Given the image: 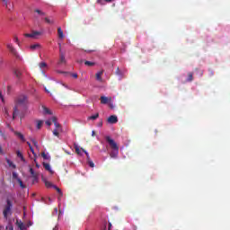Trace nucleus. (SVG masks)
I'll list each match as a JSON object with an SVG mask.
<instances>
[{
  "mask_svg": "<svg viewBox=\"0 0 230 230\" xmlns=\"http://www.w3.org/2000/svg\"><path fill=\"white\" fill-rule=\"evenodd\" d=\"M30 150H31V152L32 154H35V150L33 149V146H31V147H30Z\"/></svg>",
  "mask_w": 230,
  "mask_h": 230,
  "instance_id": "37998d69",
  "label": "nucleus"
},
{
  "mask_svg": "<svg viewBox=\"0 0 230 230\" xmlns=\"http://www.w3.org/2000/svg\"><path fill=\"white\" fill-rule=\"evenodd\" d=\"M92 136H93V137H94V136H96V132L94 130L92 131Z\"/></svg>",
  "mask_w": 230,
  "mask_h": 230,
  "instance_id": "49530a36",
  "label": "nucleus"
},
{
  "mask_svg": "<svg viewBox=\"0 0 230 230\" xmlns=\"http://www.w3.org/2000/svg\"><path fill=\"white\" fill-rule=\"evenodd\" d=\"M114 0H97L99 4H107V3H112Z\"/></svg>",
  "mask_w": 230,
  "mask_h": 230,
  "instance_id": "a211bd4d",
  "label": "nucleus"
},
{
  "mask_svg": "<svg viewBox=\"0 0 230 230\" xmlns=\"http://www.w3.org/2000/svg\"><path fill=\"white\" fill-rule=\"evenodd\" d=\"M36 166H37V168H39L40 167L39 164H36Z\"/></svg>",
  "mask_w": 230,
  "mask_h": 230,
  "instance_id": "5fc2aeb1",
  "label": "nucleus"
},
{
  "mask_svg": "<svg viewBox=\"0 0 230 230\" xmlns=\"http://www.w3.org/2000/svg\"><path fill=\"white\" fill-rule=\"evenodd\" d=\"M6 10H8V12H12L14 8V4H13V2H9L7 4V6H5Z\"/></svg>",
  "mask_w": 230,
  "mask_h": 230,
  "instance_id": "4468645a",
  "label": "nucleus"
},
{
  "mask_svg": "<svg viewBox=\"0 0 230 230\" xmlns=\"http://www.w3.org/2000/svg\"><path fill=\"white\" fill-rule=\"evenodd\" d=\"M51 121H53V120H51V119H50V120H47V121H45V123H46V125H48V127H51Z\"/></svg>",
  "mask_w": 230,
  "mask_h": 230,
  "instance_id": "4c0bfd02",
  "label": "nucleus"
},
{
  "mask_svg": "<svg viewBox=\"0 0 230 230\" xmlns=\"http://www.w3.org/2000/svg\"><path fill=\"white\" fill-rule=\"evenodd\" d=\"M71 76L72 78H78V74L76 73L71 74Z\"/></svg>",
  "mask_w": 230,
  "mask_h": 230,
  "instance_id": "58836bf2",
  "label": "nucleus"
},
{
  "mask_svg": "<svg viewBox=\"0 0 230 230\" xmlns=\"http://www.w3.org/2000/svg\"><path fill=\"white\" fill-rule=\"evenodd\" d=\"M35 13H38V15H40L41 17H44L46 15V13L40 11V9L34 10Z\"/></svg>",
  "mask_w": 230,
  "mask_h": 230,
  "instance_id": "5701e85b",
  "label": "nucleus"
},
{
  "mask_svg": "<svg viewBox=\"0 0 230 230\" xmlns=\"http://www.w3.org/2000/svg\"><path fill=\"white\" fill-rule=\"evenodd\" d=\"M26 103H28V97H26L25 95H20L15 99L13 119H15V118H17L21 107H26Z\"/></svg>",
  "mask_w": 230,
  "mask_h": 230,
  "instance_id": "f257e3e1",
  "label": "nucleus"
},
{
  "mask_svg": "<svg viewBox=\"0 0 230 230\" xmlns=\"http://www.w3.org/2000/svg\"><path fill=\"white\" fill-rule=\"evenodd\" d=\"M43 168H45V170H47V172H49V173H51L53 175V173H55V172H53V170H51V165H49V164L43 162Z\"/></svg>",
  "mask_w": 230,
  "mask_h": 230,
  "instance_id": "9b49d317",
  "label": "nucleus"
},
{
  "mask_svg": "<svg viewBox=\"0 0 230 230\" xmlns=\"http://www.w3.org/2000/svg\"><path fill=\"white\" fill-rule=\"evenodd\" d=\"M108 123H111V125H114L118 123V116L111 115L108 118Z\"/></svg>",
  "mask_w": 230,
  "mask_h": 230,
  "instance_id": "1a4fd4ad",
  "label": "nucleus"
},
{
  "mask_svg": "<svg viewBox=\"0 0 230 230\" xmlns=\"http://www.w3.org/2000/svg\"><path fill=\"white\" fill-rule=\"evenodd\" d=\"M7 49L10 51V53H12V55H13V57H19V53L17 52V49H15V48H13V45L12 44H7Z\"/></svg>",
  "mask_w": 230,
  "mask_h": 230,
  "instance_id": "6e6552de",
  "label": "nucleus"
},
{
  "mask_svg": "<svg viewBox=\"0 0 230 230\" xmlns=\"http://www.w3.org/2000/svg\"><path fill=\"white\" fill-rule=\"evenodd\" d=\"M16 155H17V157H19L21 159V161H23V163H24V161H26L24 159V156L22 155V153H21V151H17Z\"/></svg>",
  "mask_w": 230,
  "mask_h": 230,
  "instance_id": "4be33fe9",
  "label": "nucleus"
},
{
  "mask_svg": "<svg viewBox=\"0 0 230 230\" xmlns=\"http://www.w3.org/2000/svg\"><path fill=\"white\" fill-rule=\"evenodd\" d=\"M41 157H43V159H48V155H46V153H42Z\"/></svg>",
  "mask_w": 230,
  "mask_h": 230,
  "instance_id": "ea45409f",
  "label": "nucleus"
},
{
  "mask_svg": "<svg viewBox=\"0 0 230 230\" xmlns=\"http://www.w3.org/2000/svg\"><path fill=\"white\" fill-rule=\"evenodd\" d=\"M103 75V70H101L95 74V78L97 82H103V78H102V75Z\"/></svg>",
  "mask_w": 230,
  "mask_h": 230,
  "instance_id": "9d476101",
  "label": "nucleus"
},
{
  "mask_svg": "<svg viewBox=\"0 0 230 230\" xmlns=\"http://www.w3.org/2000/svg\"><path fill=\"white\" fill-rule=\"evenodd\" d=\"M58 73H66V72H58Z\"/></svg>",
  "mask_w": 230,
  "mask_h": 230,
  "instance_id": "bf43d9fd",
  "label": "nucleus"
},
{
  "mask_svg": "<svg viewBox=\"0 0 230 230\" xmlns=\"http://www.w3.org/2000/svg\"><path fill=\"white\" fill-rule=\"evenodd\" d=\"M88 164L91 168H94V163L93 161H89Z\"/></svg>",
  "mask_w": 230,
  "mask_h": 230,
  "instance_id": "c9c22d12",
  "label": "nucleus"
},
{
  "mask_svg": "<svg viewBox=\"0 0 230 230\" xmlns=\"http://www.w3.org/2000/svg\"><path fill=\"white\" fill-rule=\"evenodd\" d=\"M45 186H46V188H53V186H55V185H53V183H51L50 181H46Z\"/></svg>",
  "mask_w": 230,
  "mask_h": 230,
  "instance_id": "7c9ffc66",
  "label": "nucleus"
},
{
  "mask_svg": "<svg viewBox=\"0 0 230 230\" xmlns=\"http://www.w3.org/2000/svg\"><path fill=\"white\" fill-rule=\"evenodd\" d=\"M58 35L59 39H61V40L64 39V31H62L61 27L58 28Z\"/></svg>",
  "mask_w": 230,
  "mask_h": 230,
  "instance_id": "2eb2a0df",
  "label": "nucleus"
},
{
  "mask_svg": "<svg viewBox=\"0 0 230 230\" xmlns=\"http://www.w3.org/2000/svg\"><path fill=\"white\" fill-rule=\"evenodd\" d=\"M115 73H116V75H121V71H119V67L117 68Z\"/></svg>",
  "mask_w": 230,
  "mask_h": 230,
  "instance_id": "79ce46f5",
  "label": "nucleus"
},
{
  "mask_svg": "<svg viewBox=\"0 0 230 230\" xmlns=\"http://www.w3.org/2000/svg\"><path fill=\"white\" fill-rule=\"evenodd\" d=\"M30 173H31V177L33 178V182H37V181L39 179V175L37 173H35V171H33V168H30Z\"/></svg>",
  "mask_w": 230,
  "mask_h": 230,
  "instance_id": "f8f14e48",
  "label": "nucleus"
},
{
  "mask_svg": "<svg viewBox=\"0 0 230 230\" xmlns=\"http://www.w3.org/2000/svg\"><path fill=\"white\" fill-rule=\"evenodd\" d=\"M43 112L45 114H51V111H49V109H48L47 107H43Z\"/></svg>",
  "mask_w": 230,
  "mask_h": 230,
  "instance_id": "2f4dec72",
  "label": "nucleus"
},
{
  "mask_svg": "<svg viewBox=\"0 0 230 230\" xmlns=\"http://www.w3.org/2000/svg\"><path fill=\"white\" fill-rule=\"evenodd\" d=\"M74 148L75 150V154H77V155H82V152H84L87 157V159H89V153H87V151H85V149L81 148L80 146H78V145L75 144L74 145Z\"/></svg>",
  "mask_w": 230,
  "mask_h": 230,
  "instance_id": "423d86ee",
  "label": "nucleus"
},
{
  "mask_svg": "<svg viewBox=\"0 0 230 230\" xmlns=\"http://www.w3.org/2000/svg\"><path fill=\"white\" fill-rule=\"evenodd\" d=\"M14 42L19 45V38L17 36H14Z\"/></svg>",
  "mask_w": 230,
  "mask_h": 230,
  "instance_id": "a19ab883",
  "label": "nucleus"
},
{
  "mask_svg": "<svg viewBox=\"0 0 230 230\" xmlns=\"http://www.w3.org/2000/svg\"><path fill=\"white\" fill-rule=\"evenodd\" d=\"M53 230H58V226H55Z\"/></svg>",
  "mask_w": 230,
  "mask_h": 230,
  "instance_id": "603ef678",
  "label": "nucleus"
},
{
  "mask_svg": "<svg viewBox=\"0 0 230 230\" xmlns=\"http://www.w3.org/2000/svg\"><path fill=\"white\" fill-rule=\"evenodd\" d=\"M42 120H39L38 123H37V128L38 129H40L42 128Z\"/></svg>",
  "mask_w": 230,
  "mask_h": 230,
  "instance_id": "72a5a7b5",
  "label": "nucleus"
},
{
  "mask_svg": "<svg viewBox=\"0 0 230 230\" xmlns=\"http://www.w3.org/2000/svg\"><path fill=\"white\" fill-rule=\"evenodd\" d=\"M101 103H102V105H106V103H109V98L101 96Z\"/></svg>",
  "mask_w": 230,
  "mask_h": 230,
  "instance_id": "dca6fc26",
  "label": "nucleus"
},
{
  "mask_svg": "<svg viewBox=\"0 0 230 230\" xmlns=\"http://www.w3.org/2000/svg\"><path fill=\"white\" fill-rule=\"evenodd\" d=\"M187 82H193V73L190 72V73L188 74Z\"/></svg>",
  "mask_w": 230,
  "mask_h": 230,
  "instance_id": "bb28decb",
  "label": "nucleus"
},
{
  "mask_svg": "<svg viewBox=\"0 0 230 230\" xmlns=\"http://www.w3.org/2000/svg\"><path fill=\"white\" fill-rule=\"evenodd\" d=\"M0 98H1V100H2V102H4V98H3V93L0 91Z\"/></svg>",
  "mask_w": 230,
  "mask_h": 230,
  "instance_id": "c03bdc74",
  "label": "nucleus"
},
{
  "mask_svg": "<svg viewBox=\"0 0 230 230\" xmlns=\"http://www.w3.org/2000/svg\"><path fill=\"white\" fill-rule=\"evenodd\" d=\"M119 152V151L113 150V151L110 154L111 157H112L113 159H116V157H118Z\"/></svg>",
  "mask_w": 230,
  "mask_h": 230,
  "instance_id": "412c9836",
  "label": "nucleus"
},
{
  "mask_svg": "<svg viewBox=\"0 0 230 230\" xmlns=\"http://www.w3.org/2000/svg\"><path fill=\"white\" fill-rule=\"evenodd\" d=\"M5 161L9 168H13V170H15V168H17V165H15V164H13V162H12V160H10L9 158H5Z\"/></svg>",
  "mask_w": 230,
  "mask_h": 230,
  "instance_id": "ddd939ff",
  "label": "nucleus"
},
{
  "mask_svg": "<svg viewBox=\"0 0 230 230\" xmlns=\"http://www.w3.org/2000/svg\"><path fill=\"white\" fill-rule=\"evenodd\" d=\"M14 75L16 76V78H21V76H22V72H21V70L16 69L14 70Z\"/></svg>",
  "mask_w": 230,
  "mask_h": 230,
  "instance_id": "6ab92c4d",
  "label": "nucleus"
},
{
  "mask_svg": "<svg viewBox=\"0 0 230 230\" xmlns=\"http://www.w3.org/2000/svg\"><path fill=\"white\" fill-rule=\"evenodd\" d=\"M6 203L7 204L4 207L3 215H4V218H5V220H8V215H12V208L13 205L12 204V201L10 199H7Z\"/></svg>",
  "mask_w": 230,
  "mask_h": 230,
  "instance_id": "7ed1b4c3",
  "label": "nucleus"
},
{
  "mask_svg": "<svg viewBox=\"0 0 230 230\" xmlns=\"http://www.w3.org/2000/svg\"><path fill=\"white\" fill-rule=\"evenodd\" d=\"M66 55L62 52V48H59V61L58 62V66L66 64Z\"/></svg>",
  "mask_w": 230,
  "mask_h": 230,
  "instance_id": "0eeeda50",
  "label": "nucleus"
},
{
  "mask_svg": "<svg viewBox=\"0 0 230 230\" xmlns=\"http://www.w3.org/2000/svg\"><path fill=\"white\" fill-rule=\"evenodd\" d=\"M40 69H44V67H48V64L46 62H41L39 64Z\"/></svg>",
  "mask_w": 230,
  "mask_h": 230,
  "instance_id": "c756f323",
  "label": "nucleus"
},
{
  "mask_svg": "<svg viewBox=\"0 0 230 230\" xmlns=\"http://www.w3.org/2000/svg\"><path fill=\"white\" fill-rule=\"evenodd\" d=\"M31 142H32V144L34 145V146H36V147L39 146L37 140L32 139Z\"/></svg>",
  "mask_w": 230,
  "mask_h": 230,
  "instance_id": "e433bc0d",
  "label": "nucleus"
},
{
  "mask_svg": "<svg viewBox=\"0 0 230 230\" xmlns=\"http://www.w3.org/2000/svg\"><path fill=\"white\" fill-rule=\"evenodd\" d=\"M13 179H16L17 181H18L19 179H21V178H19V174H17V172H13Z\"/></svg>",
  "mask_w": 230,
  "mask_h": 230,
  "instance_id": "473e14b6",
  "label": "nucleus"
},
{
  "mask_svg": "<svg viewBox=\"0 0 230 230\" xmlns=\"http://www.w3.org/2000/svg\"><path fill=\"white\" fill-rule=\"evenodd\" d=\"M98 118H100V113H96L95 115L88 117V119H92L93 121H94V119H98Z\"/></svg>",
  "mask_w": 230,
  "mask_h": 230,
  "instance_id": "aec40b11",
  "label": "nucleus"
},
{
  "mask_svg": "<svg viewBox=\"0 0 230 230\" xmlns=\"http://www.w3.org/2000/svg\"><path fill=\"white\" fill-rule=\"evenodd\" d=\"M111 227H112V224H111V223H109V228H108V230H111Z\"/></svg>",
  "mask_w": 230,
  "mask_h": 230,
  "instance_id": "09e8293b",
  "label": "nucleus"
},
{
  "mask_svg": "<svg viewBox=\"0 0 230 230\" xmlns=\"http://www.w3.org/2000/svg\"><path fill=\"white\" fill-rule=\"evenodd\" d=\"M17 224H18L19 229H22V228L21 227V223H19V221H17Z\"/></svg>",
  "mask_w": 230,
  "mask_h": 230,
  "instance_id": "de8ad7c7",
  "label": "nucleus"
},
{
  "mask_svg": "<svg viewBox=\"0 0 230 230\" xmlns=\"http://www.w3.org/2000/svg\"><path fill=\"white\" fill-rule=\"evenodd\" d=\"M44 20L47 24H55V21L49 19V17H45Z\"/></svg>",
  "mask_w": 230,
  "mask_h": 230,
  "instance_id": "b1692460",
  "label": "nucleus"
},
{
  "mask_svg": "<svg viewBox=\"0 0 230 230\" xmlns=\"http://www.w3.org/2000/svg\"><path fill=\"white\" fill-rule=\"evenodd\" d=\"M9 230H13V226H12V225L9 226Z\"/></svg>",
  "mask_w": 230,
  "mask_h": 230,
  "instance_id": "8fccbe9b",
  "label": "nucleus"
},
{
  "mask_svg": "<svg viewBox=\"0 0 230 230\" xmlns=\"http://www.w3.org/2000/svg\"><path fill=\"white\" fill-rule=\"evenodd\" d=\"M98 127H103V122L102 121L99 122Z\"/></svg>",
  "mask_w": 230,
  "mask_h": 230,
  "instance_id": "a18cd8bd",
  "label": "nucleus"
},
{
  "mask_svg": "<svg viewBox=\"0 0 230 230\" xmlns=\"http://www.w3.org/2000/svg\"><path fill=\"white\" fill-rule=\"evenodd\" d=\"M15 136H17L23 143L26 141L24 135H22L21 132H15Z\"/></svg>",
  "mask_w": 230,
  "mask_h": 230,
  "instance_id": "f3484780",
  "label": "nucleus"
},
{
  "mask_svg": "<svg viewBox=\"0 0 230 230\" xmlns=\"http://www.w3.org/2000/svg\"><path fill=\"white\" fill-rule=\"evenodd\" d=\"M79 62V64H82V62H84V60H80V61H78Z\"/></svg>",
  "mask_w": 230,
  "mask_h": 230,
  "instance_id": "864d4df0",
  "label": "nucleus"
},
{
  "mask_svg": "<svg viewBox=\"0 0 230 230\" xmlns=\"http://www.w3.org/2000/svg\"><path fill=\"white\" fill-rule=\"evenodd\" d=\"M37 48H40V44L37 43V44H34V45H31V49L32 51H35V49H37Z\"/></svg>",
  "mask_w": 230,
  "mask_h": 230,
  "instance_id": "c85d7f7f",
  "label": "nucleus"
},
{
  "mask_svg": "<svg viewBox=\"0 0 230 230\" xmlns=\"http://www.w3.org/2000/svg\"><path fill=\"white\" fill-rule=\"evenodd\" d=\"M1 229H3V226H0V230H1Z\"/></svg>",
  "mask_w": 230,
  "mask_h": 230,
  "instance_id": "13d9d810",
  "label": "nucleus"
},
{
  "mask_svg": "<svg viewBox=\"0 0 230 230\" xmlns=\"http://www.w3.org/2000/svg\"><path fill=\"white\" fill-rule=\"evenodd\" d=\"M40 35H42V31H32L31 33H25L24 37L30 38V39H37Z\"/></svg>",
  "mask_w": 230,
  "mask_h": 230,
  "instance_id": "39448f33",
  "label": "nucleus"
},
{
  "mask_svg": "<svg viewBox=\"0 0 230 230\" xmlns=\"http://www.w3.org/2000/svg\"><path fill=\"white\" fill-rule=\"evenodd\" d=\"M51 121H52V123H54V126L56 127L54 128V130L52 131L53 135L56 136L57 137H59L60 132L63 131L62 125H60V123H58V121H57V117H52Z\"/></svg>",
  "mask_w": 230,
  "mask_h": 230,
  "instance_id": "f03ea898",
  "label": "nucleus"
},
{
  "mask_svg": "<svg viewBox=\"0 0 230 230\" xmlns=\"http://www.w3.org/2000/svg\"><path fill=\"white\" fill-rule=\"evenodd\" d=\"M105 139L111 149L115 150V152H119V146H118V144L116 141H114V139H112L110 136L105 137Z\"/></svg>",
  "mask_w": 230,
  "mask_h": 230,
  "instance_id": "20e7f679",
  "label": "nucleus"
},
{
  "mask_svg": "<svg viewBox=\"0 0 230 230\" xmlns=\"http://www.w3.org/2000/svg\"><path fill=\"white\" fill-rule=\"evenodd\" d=\"M1 2L4 3V6H8L10 0H1Z\"/></svg>",
  "mask_w": 230,
  "mask_h": 230,
  "instance_id": "f704fd0d",
  "label": "nucleus"
},
{
  "mask_svg": "<svg viewBox=\"0 0 230 230\" xmlns=\"http://www.w3.org/2000/svg\"><path fill=\"white\" fill-rule=\"evenodd\" d=\"M27 145H28L29 148H31V144L30 142H27Z\"/></svg>",
  "mask_w": 230,
  "mask_h": 230,
  "instance_id": "3c124183",
  "label": "nucleus"
},
{
  "mask_svg": "<svg viewBox=\"0 0 230 230\" xmlns=\"http://www.w3.org/2000/svg\"><path fill=\"white\" fill-rule=\"evenodd\" d=\"M84 66H88L89 67H93V66H96V63L91 61H84Z\"/></svg>",
  "mask_w": 230,
  "mask_h": 230,
  "instance_id": "393cba45",
  "label": "nucleus"
},
{
  "mask_svg": "<svg viewBox=\"0 0 230 230\" xmlns=\"http://www.w3.org/2000/svg\"><path fill=\"white\" fill-rule=\"evenodd\" d=\"M17 182L19 183L22 190H24L26 188V185H24V183H22V180L18 179Z\"/></svg>",
  "mask_w": 230,
  "mask_h": 230,
  "instance_id": "cd10ccee",
  "label": "nucleus"
},
{
  "mask_svg": "<svg viewBox=\"0 0 230 230\" xmlns=\"http://www.w3.org/2000/svg\"><path fill=\"white\" fill-rule=\"evenodd\" d=\"M0 152H3V149L1 148V146H0Z\"/></svg>",
  "mask_w": 230,
  "mask_h": 230,
  "instance_id": "6e6d98bb",
  "label": "nucleus"
},
{
  "mask_svg": "<svg viewBox=\"0 0 230 230\" xmlns=\"http://www.w3.org/2000/svg\"><path fill=\"white\" fill-rule=\"evenodd\" d=\"M63 86H64V87H67V85H66V84H63Z\"/></svg>",
  "mask_w": 230,
  "mask_h": 230,
  "instance_id": "4d7b16f0",
  "label": "nucleus"
},
{
  "mask_svg": "<svg viewBox=\"0 0 230 230\" xmlns=\"http://www.w3.org/2000/svg\"><path fill=\"white\" fill-rule=\"evenodd\" d=\"M54 190L58 191V193L60 195V197H62V195H64L62 193V190H60V188L57 187V185L53 186Z\"/></svg>",
  "mask_w": 230,
  "mask_h": 230,
  "instance_id": "a878e982",
  "label": "nucleus"
}]
</instances>
